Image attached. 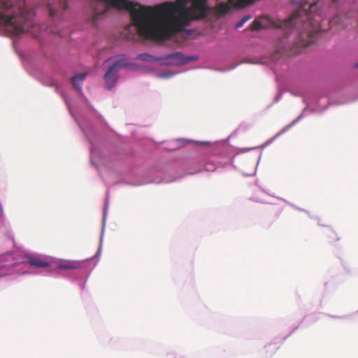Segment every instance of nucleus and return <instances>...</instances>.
<instances>
[{"mask_svg":"<svg viewBox=\"0 0 358 358\" xmlns=\"http://www.w3.org/2000/svg\"><path fill=\"white\" fill-rule=\"evenodd\" d=\"M299 17L300 11L295 10L289 18L285 20H278L277 22H273V25L281 29L289 30L296 26Z\"/></svg>","mask_w":358,"mask_h":358,"instance_id":"nucleus-4","label":"nucleus"},{"mask_svg":"<svg viewBox=\"0 0 358 358\" xmlns=\"http://www.w3.org/2000/svg\"><path fill=\"white\" fill-rule=\"evenodd\" d=\"M80 266V263L78 262L66 261L59 264L57 268L59 269L75 270L79 268Z\"/></svg>","mask_w":358,"mask_h":358,"instance_id":"nucleus-9","label":"nucleus"},{"mask_svg":"<svg viewBox=\"0 0 358 358\" xmlns=\"http://www.w3.org/2000/svg\"><path fill=\"white\" fill-rule=\"evenodd\" d=\"M251 19V16L248 15L244 16L236 24V28H241L246 22Z\"/></svg>","mask_w":358,"mask_h":358,"instance_id":"nucleus-12","label":"nucleus"},{"mask_svg":"<svg viewBox=\"0 0 358 358\" xmlns=\"http://www.w3.org/2000/svg\"><path fill=\"white\" fill-rule=\"evenodd\" d=\"M28 262L30 265L36 268H43L50 266V263L36 256L29 255L27 257Z\"/></svg>","mask_w":358,"mask_h":358,"instance_id":"nucleus-7","label":"nucleus"},{"mask_svg":"<svg viewBox=\"0 0 358 358\" xmlns=\"http://www.w3.org/2000/svg\"><path fill=\"white\" fill-rule=\"evenodd\" d=\"M264 28V26L262 24L261 21L255 20L251 24L252 31H259Z\"/></svg>","mask_w":358,"mask_h":358,"instance_id":"nucleus-11","label":"nucleus"},{"mask_svg":"<svg viewBox=\"0 0 358 358\" xmlns=\"http://www.w3.org/2000/svg\"><path fill=\"white\" fill-rule=\"evenodd\" d=\"M0 24L13 36L27 31L29 27V22L24 17L6 16L2 13H0Z\"/></svg>","mask_w":358,"mask_h":358,"instance_id":"nucleus-2","label":"nucleus"},{"mask_svg":"<svg viewBox=\"0 0 358 358\" xmlns=\"http://www.w3.org/2000/svg\"><path fill=\"white\" fill-rule=\"evenodd\" d=\"M3 7L4 9L6 10H8L10 8L12 7V3H10V2H8V3H3Z\"/></svg>","mask_w":358,"mask_h":358,"instance_id":"nucleus-14","label":"nucleus"},{"mask_svg":"<svg viewBox=\"0 0 358 358\" xmlns=\"http://www.w3.org/2000/svg\"><path fill=\"white\" fill-rule=\"evenodd\" d=\"M189 60L190 59H185L183 55L178 52H173L164 57H161V61H163L164 64L168 65H181Z\"/></svg>","mask_w":358,"mask_h":358,"instance_id":"nucleus-5","label":"nucleus"},{"mask_svg":"<svg viewBox=\"0 0 358 358\" xmlns=\"http://www.w3.org/2000/svg\"><path fill=\"white\" fill-rule=\"evenodd\" d=\"M290 43L287 41V36L281 38L277 44L275 53L282 55L290 50Z\"/></svg>","mask_w":358,"mask_h":358,"instance_id":"nucleus-6","label":"nucleus"},{"mask_svg":"<svg viewBox=\"0 0 358 358\" xmlns=\"http://www.w3.org/2000/svg\"><path fill=\"white\" fill-rule=\"evenodd\" d=\"M137 58L145 62L161 61V57L156 58L147 53L141 54Z\"/></svg>","mask_w":358,"mask_h":358,"instance_id":"nucleus-10","label":"nucleus"},{"mask_svg":"<svg viewBox=\"0 0 358 358\" xmlns=\"http://www.w3.org/2000/svg\"><path fill=\"white\" fill-rule=\"evenodd\" d=\"M87 73H81L73 76L71 79V83L73 87L78 91L81 90V85L83 81L85 79Z\"/></svg>","mask_w":358,"mask_h":358,"instance_id":"nucleus-8","label":"nucleus"},{"mask_svg":"<svg viewBox=\"0 0 358 358\" xmlns=\"http://www.w3.org/2000/svg\"><path fill=\"white\" fill-rule=\"evenodd\" d=\"M126 59H119L111 65L104 75L106 85L108 89L113 87L118 78L119 70L126 66Z\"/></svg>","mask_w":358,"mask_h":358,"instance_id":"nucleus-3","label":"nucleus"},{"mask_svg":"<svg viewBox=\"0 0 358 358\" xmlns=\"http://www.w3.org/2000/svg\"><path fill=\"white\" fill-rule=\"evenodd\" d=\"M293 3L298 5L301 7L305 6L308 4V0H292Z\"/></svg>","mask_w":358,"mask_h":358,"instance_id":"nucleus-13","label":"nucleus"},{"mask_svg":"<svg viewBox=\"0 0 358 358\" xmlns=\"http://www.w3.org/2000/svg\"><path fill=\"white\" fill-rule=\"evenodd\" d=\"M55 14H56V11L50 8V15L51 16H54Z\"/></svg>","mask_w":358,"mask_h":358,"instance_id":"nucleus-15","label":"nucleus"},{"mask_svg":"<svg viewBox=\"0 0 358 358\" xmlns=\"http://www.w3.org/2000/svg\"><path fill=\"white\" fill-rule=\"evenodd\" d=\"M194 7L196 9V20L202 19L208 15L210 8L208 6V0H193ZM254 0H228L227 2H220L216 6V10L218 13L224 15L231 8V5L237 7H244Z\"/></svg>","mask_w":358,"mask_h":358,"instance_id":"nucleus-1","label":"nucleus"},{"mask_svg":"<svg viewBox=\"0 0 358 358\" xmlns=\"http://www.w3.org/2000/svg\"><path fill=\"white\" fill-rule=\"evenodd\" d=\"M3 261H4V259H3V256H0V263Z\"/></svg>","mask_w":358,"mask_h":358,"instance_id":"nucleus-16","label":"nucleus"}]
</instances>
